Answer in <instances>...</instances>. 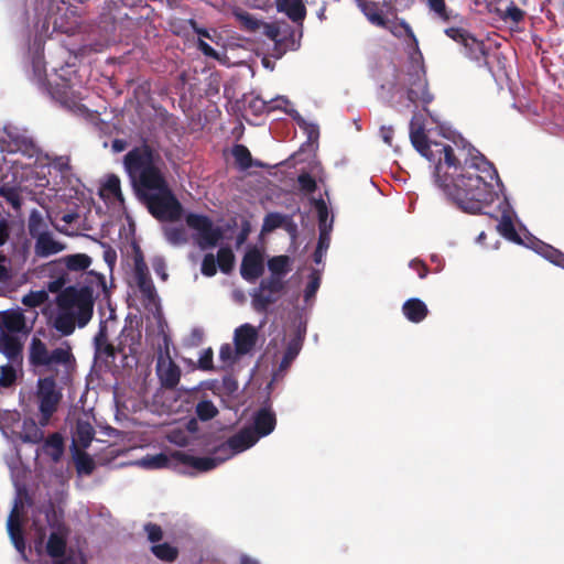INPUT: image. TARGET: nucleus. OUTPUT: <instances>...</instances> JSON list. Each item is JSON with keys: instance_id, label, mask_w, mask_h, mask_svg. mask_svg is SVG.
<instances>
[{"instance_id": "obj_1", "label": "nucleus", "mask_w": 564, "mask_h": 564, "mask_svg": "<svg viewBox=\"0 0 564 564\" xmlns=\"http://www.w3.org/2000/svg\"><path fill=\"white\" fill-rule=\"evenodd\" d=\"M435 145L440 148V162L434 167L437 186L464 212L481 213L496 197L492 182L498 173L494 164L470 144Z\"/></svg>"}, {"instance_id": "obj_2", "label": "nucleus", "mask_w": 564, "mask_h": 564, "mask_svg": "<svg viewBox=\"0 0 564 564\" xmlns=\"http://www.w3.org/2000/svg\"><path fill=\"white\" fill-rule=\"evenodd\" d=\"M123 166L139 202L159 221H177L183 206L164 175L161 154L143 141L123 156Z\"/></svg>"}, {"instance_id": "obj_3", "label": "nucleus", "mask_w": 564, "mask_h": 564, "mask_svg": "<svg viewBox=\"0 0 564 564\" xmlns=\"http://www.w3.org/2000/svg\"><path fill=\"white\" fill-rule=\"evenodd\" d=\"M58 314L54 318V327L63 335H70L75 326L84 327L93 317V291L88 286L77 289L65 288L56 299Z\"/></svg>"}, {"instance_id": "obj_4", "label": "nucleus", "mask_w": 564, "mask_h": 564, "mask_svg": "<svg viewBox=\"0 0 564 564\" xmlns=\"http://www.w3.org/2000/svg\"><path fill=\"white\" fill-rule=\"evenodd\" d=\"M30 334L21 310L0 311V352H22Z\"/></svg>"}, {"instance_id": "obj_5", "label": "nucleus", "mask_w": 564, "mask_h": 564, "mask_svg": "<svg viewBox=\"0 0 564 564\" xmlns=\"http://www.w3.org/2000/svg\"><path fill=\"white\" fill-rule=\"evenodd\" d=\"M410 140L414 149L431 162H440V152L435 144L446 145L441 142H430L425 133L424 117L417 112L410 121Z\"/></svg>"}, {"instance_id": "obj_6", "label": "nucleus", "mask_w": 564, "mask_h": 564, "mask_svg": "<svg viewBox=\"0 0 564 564\" xmlns=\"http://www.w3.org/2000/svg\"><path fill=\"white\" fill-rule=\"evenodd\" d=\"M185 220L189 228L198 232L197 243L202 250L216 247L223 239L221 228L215 227L208 216L189 213Z\"/></svg>"}, {"instance_id": "obj_7", "label": "nucleus", "mask_w": 564, "mask_h": 564, "mask_svg": "<svg viewBox=\"0 0 564 564\" xmlns=\"http://www.w3.org/2000/svg\"><path fill=\"white\" fill-rule=\"evenodd\" d=\"M285 289L283 278L270 274L262 279L259 288L252 293V306L259 313H264L270 305L274 304L279 294Z\"/></svg>"}, {"instance_id": "obj_8", "label": "nucleus", "mask_w": 564, "mask_h": 564, "mask_svg": "<svg viewBox=\"0 0 564 564\" xmlns=\"http://www.w3.org/2000/svg\"><path fill=\"white\" fill-rule=\"evenodd\" d=\"M62 393L57 390L53 379L45 378L39 380L37 400L40 410V425L48 424L51 416L57 410Z\"/></svg>"}, {"instance_id": "obj_9", "label": "nucleus", "mask_w": 564, "mask_h": 564, "mask_svg": "<svg viewBox=\"0 0 564 564\" xmlns=\"http://www.w3.org/2000/svg\"><path fill=\"white\" fill-rule=\"evenodd\" d=\"M408 99L417 105L419 102L427 105L433 100V96L429 91L425 69L422 64L413 63L408 72Z\"/></svg>"}, {"instance_id": "obj_10", "label": "nucleus", "mask_w": 564, "mask_h": 564, "mask_svg": "<svg viewBox=\"0 0 564 564\" xmlns=\"http://www.w3.org/2000/svg\"><path fill=\"white\" fill-rule=\"evenodd\" d=\"M258 441L257 436L252 434V429L243 426L219 447L220 452H223L226 458L229 459L232 456L251 448L258 443Z\"/></svg>"}, {"instance_id": "obj_11", "label": "nucleus", "mask_w": 564, "mask_h": 564, "mask_svg": "<svg viewBox=\"0 0 564 564\" xmlns=\"http://www.w3.org/2000/svg\"><path fill=\"white\" fill-rule=\"evenodd\" d=\"M276 425L275 413L268 406L254 411L249 420L247 427L252 429V434L258 440L270 435Z\"/></svg>"}, {"instance_id": "obj_12", "label": "nucleus", "mask_w": 564, "mask_h": 564, "mask_svg": "<svg viewBox=\"0 0 564 564\" xmlns=\"http://www.w3.org/2000/svg\"><path fill=\"white\" fill-rule=\"evenodd\" d=\"M180 357L181 355H174V358L172 355H159L156 373L163 386L174 387L177 384L181 377V370L176 364V359Z\"/></svg>"}, {"instance_id": "obj_13", "label": "nucleus", "mask_w": 564, "mask_h": 564, "mask_svg": "<svg viewBox=\"0 0 564 564\" xmlns=\"http://www.w3.org/2000/svg\"><path fill=\"white\" fill-rule=\"evenodd\" d=\"M264 272L263 257L261 252L253 248L248 250L241 261L240 274L246 281L253 283Z\"/></svg>"}, {"instance_id": "obj_14", "label": "nucleus", "mask_w": 564, "mask_h": 564, "mask_svg": "<svg viewBox=\"0 0 564 564\" xmlns=\"http://www.w3.org/2000/svg\"><path fill=\"white\" fill-rule=\"evenodd\" d=\"M432 19L444 24H460L463 15L446 4L445 0H423Z\"/></svg>"}, {"instance_id": "obj_15", "label": "nucleus", "mask_w": 564, "mask_h": 564, "mask_svg": "<svg viewBox=\"0 0 564 564\" xmlns=\"http://www.w3.org/2000/svg\"><path fill=\"white\" fill-rule=\"evenodd\" d=\"M259 339V333L257 327L251 324H243L236 328L234 343H235V351L234 352H251Z\"/></svg>"}, {"instance_id": "obj_16", "label": "nucleus", "mask_w": 564, "mask_h": 564, "mask_svg": "<svg viewBox=\"0 0 564 564\" xmlns=\"http://www.w3.org/2000/svg\"><path fill=\"white\" fill-rule=\"evenodd\" d=\"M66 245L54 239L51 231L43 232L35 238L34 253L39 258H47L65 250Z\"/></svg>"}, {"instance_id": "obj_17", "label": "nucleus", "mask_w": 564, "mask_h": 564, "mask_svg": "<svg viewBox=\"0 0 564 564\" xmlns=\"http://www.w3.org/2000/svg\"><path fill=\"white\" fill-rule=\"evenodd\" d=\"M7 529L12 544L15 550L20 553L23 560H28L25 554V542L23 538L21 519L15 509H13L7 521Z\"/></svg>"}, {"instance_id": "obj_18", "label": "nucleus", "mask_w": 564, "mask_h": 564, "mask_svg": "<svg viewBox=\"0 0 564 564\" xmlns=\"http://www.w3.org/2000/svg\"><path fill=\"white\" fill-rule=\"evenodd\" d=\"M463 47L466 57L475 62L479 67H486L489 72H491V67L487 59L488 52L482 41L477 40L473 35L469 40H467V43H465Z\"/></svg>"}, {"instance_id": "obj_19", "label": "nucleus", "mask_w": 564, "mask_h": 564, "mask_svg": "<svg viewBox=\"0 0 564 564\" xmlns=\"http://www.w3.org/2000/svg\"><path fill=\"white\" fill-rule=\"evenodd\" d=\"M275 7L294 23H302L306 17L303 0H275Z\"/></svg>"}, {"instance_id": "obj_20", "label": "nucleus", "mask_w": 564, "mask_h": 564, "mask_svg": "<svg viewBox=\"0 0 564 564\" xmlns=\"http://www.w3.org/2000/svg\"><path fill=\"white\" fill-rule=\"evenodd\" d=\"M386 22H387V24L382 28L390 31V33L398 39L409 37L410 41L412 42L413 48L417 53L419 57L422 59V54L419 50V42H417L415 34L413 33V30L411 29V26L403 20L397 21V20H389L388 18H386Z\"/></svg>"}, {"instance_id": "obj_21", "label": "nucleus", "mask_w": 564, "mask_h": 564, "mask_svg": "<svg viewBox=\"0 0 564 564\" xmlns=\"http://www.w3.org/2000/svg\"><path fill=\"white\" fill-rule=\"evenodd\" d=\"M141 332L132 326H124L118 337V346L116 352H138L140 345Z\"/></svg>"}, {"instance_id": "obj_22", "label": "nucleus", "mask_w": 564, "mask_h": 564, "mask_svg": "<svg viewBox=\"0 0 564 564\" xmlns=\"http://www.w3.org/2000/svg\"><path fill=\"white\" fill-rule=\"evenodd\" d=\"M402 313L412 323H421L429 314L426 304L417 299L406 300L402 305Z\"/></svg>"}, {"instance_id": "obj_23", "label": "nucleus", "mask_w": 564, "mask_h": 564, "mask_svg": "<svg viewBox=\"0 0 564 564\" xmlns=\"http://www.w3.org/2000/svg\"><path fill=\"white\" fill-rule=\"evenodd\" d=\"M356 2L359 10L372 25L380 28L387 24V17L383 14L379 3L369 0H356Z\"/></svg>"}, {"instance_id": "obj_24", "label": "nucleus", "mask_w": 564, "mask_h": 564, "mask_svg": "<svg viewBox=\"0 0 564 564\" xmlns=\"http://www.w3.org/2000/svg\"><path fill=\"white\" fill-rule=\"evenodd\" d=\"M226 460V456L223 452H220V447H218L213 455L206 457H191L188 463L191 466L200 471H208L216 468Z\"/></svg>"}, {"instance_id": "obj_25", "label": "nucleus", "mask_w": 564, "mask_h": 564, "mask_svg": "<svg viewBox=\"0 0 564 564\" xmlns=\"http://www.w3.org/2000/svg\"><path fill=\"white\" fill-rule=\"evenodd\" d=\"M294 356L295 355H283V358L278 361L275 360L276 355H263L258 365V368L263 366L267 367L269 364L272 365L271 372L273 380H275L280 376V372L285 370L292 364Z\"/></svg>"}, {"instance_id": "obj_26", "label": "nucleus", "mask_w": 564, "mask_h": 564, "mask_svg": "<svg viewBox=\"0 0 564 564\" xmlns=\"http://www.w3.org/2000/svg\"><path fill=\"white\" fill-rule=\"evenodd\" d=\"M231 153H232L236 164L242 171H246L253 165L259 166V167L263 166V164L261 162L252 160L249 149L243 144L234 145Z\"/></svg>"}, {"instance_id": "obj_27", "label": "nucleus", "mask_w": 564, "mask_h": 564, "mask_svg": "<svg viewBox=\"0 0 564 564\" xmlns=\"http://www.w3.org/2000/svg\"><path fill=\"white\" fill-rule=\"evenodd\" d=\"M135 282L145 305L158 304L159 295L151 276L140 278Z\"/></svg>"}, {"instance_id": "obj_28", "label": "nucleus", "mask_w": 564, "mask_h": 564, "mask_svg": "<svg viewBox=\"0 0 564 564\" xmlns=\"http://www.w3.org/2000/svg\"><path fill=\"white\" fill-rule=\"evenodd\" d=\"M12 358L10 362L6 366H0V387H9L11 386L20 371V361L18 357L20 355H10Z\"/></svg>"}, {"instance_id": "obj_29", "label": "nucleus", "mask_w": 564, "mask_h": 564, "mask_svg": "<svg viewBox=\"0 0 564 564\" xmlns=\"http://www.w3.org/2000/svg\"><path fill=\"white\" fill-rule=\"evenodd\" d=\"M66 533L58 529L51 533L46 544V551L52 557H59L65 553Z\"/></svg>"}, {"instance_id": "obj_30", "label": "nucleus", "mask_w": 564, "mask_h": 564, "mask_svg": "<svg viewBox=\"0 0 564 564\" xmlns=\"http://www.w3.org/2000/svg\"><path fill=\"white\" fill-rule=\"evenodd\" d=\"M94 438V429L90 423L85 421H78L76 424V430L73 435V445L76 447L77 445L82 447H87Z\"/></svg>"}, {"instance_id": "obj_31", "label": "nucleus", "mask_w": 564, "mask_h": 564, "mask_svg": "<svg viewBox=\"0 0 564 564\" xmlns=\"http://www.w3.org/2000/svg\"><path fill=\"white\" fill-rule=\"evenodd\" d=\"M232 15L238 21L240 28L247 32H257L262 25V21L240 8H235Z\"/></svg>"}, {"instance_id": "obj_32", "label": "nucleus", "mask_w": 564, "mask_h": 564, "mask_svg": "<svg viewBox=\"0 0 564 564\" xmlns=\"http://www.w3.org/2000/svg\"><path fill=\"white\" fill-rule=\"evenodd\" d=\"M268 269L271 274L284 278L291 271V258L289 256H275L268 260Z\"/></svg>"}, {"instance_id": "obj_33", "label": "nucleus", "mask_w": 564, "mask_h": 564, "mask_svg": "<svg viewBox=\"0 0 564 564\" xmlns=\"http://www.w3.org/2000/svg\"><path fill=\"white\" fill-rule=\"evenodd\" d=\"M0 197L11 205L17 213H20L22 207V196L19 187L10 186L8 184L0 186Z\"/></svg>"}, {"instance_id": "obj_34", "label": "nucleus", "mask_w": 564, "mask_h": 564, "mask_svg": "<svg viewBox=\"0 0 564 564\" xmlns=\"http://www.w3.org/2000/svg\"><path fill=\"white\" fill-rule=\"evenodd\" d=\"M69 271H84L91 264V258L85 253H75L62 259Z\"/></svg>"}, {"instance_id": "obj_35", "label": "nucleus", "mask_w": 564, "mask_h": 564, "mask_svg": "<svg viewBox=\"0 0 564 564\" xmlns=\"http://www.w3.org/2000/svg\"><path fill=\"white\" fill-rule=\"evenodd\" d=\"M28 229L30 236L35 239L43 232H47V225L44 221V218L42 214L37 209H33L30 213L29 221H28Z\"/></svg>"}, {"instance_id": "obj_36", "label": "nucleus", "mask_w": 564, "mask_h": 564, "mask_svg": "<svg viewBox=\"0 0 564 564\" xmlns=\"http://www.w3.org/2000/svg\"><path fill=\"white\" fill-rule=\"evenodd\" d=\"M299 124V127L304 130V132L307 134L308 141H317L319 137V130L318 127L315 123L307 122L300 113L299 111L292 109L286 111Z\"/></svg>"}, {"instance_id": "obj_37", "label": "nucleus", "mask_w": 564, "mask_h": 564, "mask_svg": "<svg viewBox=\"0 0 564 564\" xmlns=\"http://www.w3.org/2000/svg\"><path fill=\"white\" fill-rule=\"evenodd\" d=\"M43 452L57 462L63 454V438L58 434L51 435L43 445Z\"/></svg>"}, {"instance_id": "obj_38", "label": "nucleus", "mask_w": 564, "mask_h": 564, "mask_svg": "<svg viewBox=\"0 0 564 564\" xmlns=\"http://www.w3.org/2000/svg\"><path fill=\"white\" fill-rule=\"evenodd\" d=\"M217 265L223 273H230L235 265V254L229 247H221L217 252Z\"/></svg>"}, {"instance_id": "obj_39", "label": "nucleus", "mask_w": 564, "mask_h": 564, "mask_svg": "<svg viewBox=\"0 0 564 564\" xmlns=\"http://www.w3.org/2000/svg\"><path fill=\"white\" fill-rule=\"evenodd\" d=\"M498 13L503 21H510L516 24L520 23L525 15V12L517 7L513 1H510L505 9L499 8Z\"/></svg>"}, {"instance_id": "obj_40", "label": "nucleus", "mask_w": 564, "mask_h": 564, "mask_svg": "<svg viewBox=\"0 0 564 564\" xmlns=\"http://www.w3.org/2000/svg\"><path fill=\"white\" fill-rule=\"evenodd\" d=\"M152 553L160 560L172 562L177 557L178 550L170 543H158L151 546Z\"/></svg>"}, {"instance_id": "obj_41", "label": "nucleus", "mask_w": 564, "mask_h": 564, "mask_svg": "<svg viewBox=\"0 0 564 564\" xmlns=\"http://www.w3.org/2000/svg\"><path fill=\"white\" fill-rule=\"evenodd\" d=\"M133 275L135 280L150 275L143 252L137 245L133 246Z\"/></svg>"}, {"instance_id": "obj_42", "label": "nucleus", "mask_w": 564, "mask_h": 564, "mask_svg": "<svg viewBox=\"0 0 564 564\" xmlns=\"http://www.w3.org/2000/svg\"><path fill=\"white\" fill-rule=\"evenodd\" d=\"M498 231L507 239L520 242L521 239L514 228L513 221L509 215L503 214L498 226Z\"/></svg>"}, {"instance_id": "obj_43", "label": "nucleus", "mask_w": 564, "mask_h": 564, "mask_svg": "<svg viewBox=\"0 0 564 564\" xmlns=\"http://www.w3.org/2000/svg\"><path fill=\"white\" fill-rule=\"evenodd\" d=\"M169 459L164 454H156L152 456H145L134 464L145 469H159L167 465Z\"/></svg>"}, {"instance_id": "obj_44", "label": "nucleus", "mask_w": 564, "mask_h": 564, "mask_svg": "<svg viewBox=\"0 0 564 564\" xmlns=\"http://www.w3.org/2000/svg\"><path fill=\"white\" fill-rule=\"evenodd\" d=\"M44 436L43 431L32 420L24 421L22 430V438L25 442L39 443Z\"/></svg>"}, {"instance_id": "obj_45", "label": "nucleus", "mask_w": 564, "mask_h": 564, "mask_svg": "<svg viewBox=\"0 0 564 564\" xmlns=\"http://www.w3.org/2000/svg\"><path fill=\"white\" fill-rule=\"evenodd\" d=\"M330 242L329 229H322L319 231L317 247L314 251L313 259L315 263H321L322 259L327 251Z\"/></svg>"}, {"instance_id": "obj_46", "label": "nucleus", "mask_w": 564, "mask_h": 564, "mask_svg": "<svg viewBox=\"0 0 564 564\" xmlns=\"http://www.w3.org/2000/svg\"><path fill=\"white\" fill-rule=\"evenodd\" d=\"M276 102L288 104V99L285 98H279L275 100ZM249 108L252 109L256 113H263V112H271L275 108H281V105L278 104L276 106H272L271 102H265L261 98H253L249 102Z\"/></svg>"}, {"instance_id": "obj_47", "label": "nucleus", "mask_w": 564, "mask_h": 564, "mask_svg": "<svg viewBox=\"0 0 564 564\" xmlns=\"http://www.w3.org/2000/svg\"><path fill=\"white\" fill-rule=\"evenodd\" d=\"M286 217L280 213H269L265 215L262 224L263 232H271L285 223Z\"/></svg>"}, {"instance_id": "obj_48", "label": "nucleus", "mask_w": 564, "mask_h": 564, "mask_svg": "<svg viewBox=\"0 0 564 564\" xmlns=\"http://www.w3.org/2000/svg\"><path fill=\"white\" fill-rule=\"evenodd\" d=\"M69 355H30V362L34 367H39L42 365H52L55 362H59L62 359L64 360L65 357H68Z\"/></svg>"}, {"instance_id": "obj_49", "label": "nucleus", "mask_w": 564, "mask_h": 564, "mask_svg": "<svg viewBox=\"0 0 564 564\" xmlns=\"http://www.w3.org/2000/svg\"><path fill=\"white\" fill-rule=\"evenodd\" d=\"M166 239L173 245H182L187 241L186 232L183 227H170L164 230Z\"/></svg>"}, {"instance_id": "obj_50", "label": "nucleus", "mask_w": 564, "mask_h": 564, "mask_svg": "<svg viewBox=\"0 0 564 564\" xmlns=\"http://www.w3.org/2000/svg\"><path fill=\"white\" fill-rule=\"evenodd\" d=\"M319 285H321L319 273H318V271L313 270L312 273L310 274V281L306 284L305 290H304V299L306 302L315 296L317 290L319 289Z\"/></svg>"}, {"instance_id": "obj_51", "label": "nucleus", "mask_w": 564, "mask_h": 564, "mask_svg": "<svg viewBox=\"0 0 564 564\" xmlns=\"http://www.w3.org/2000/svg\"><path fill=\"white\" fill-rule=\"evenodd\" d=\"M300 189L305 194H313L317 189L315 178L310 173H301L297 176Z\"/></svg>"}, {"instance_id": "obj_52", "label": "nucleus", "mask_w": 564, "mask_h": 564, "mask_svg": "<svg viewBox=\"0 0 564 564\" xmlns=\"http://www.w3.org/2000/svg\"><path fill=\"white\" fill-rule=\"evenodd\" d=\"M120 184H121L120 178L115 174H110L104 184V189L107 191L110 195H112L117 199L121 200L122 193H121Z\"/></svg>"}, {"instance_id": "obj_53", "label": "nucleus", "mask_w": 564, "mask_h": 564, "mask_svg": "<svg viewBox=\"0 0 564 564\" xmlns=\"http://www.w3.org/2000/svg\"><path fill=\"white\" fill-rule=\"evenodd\" d=\"M444 32L449 39L454 40L457 43H460L463 46L465 45V43H467V40H469L473 36L465 29L457 26L447 28L445 29Z\"/></svg>"}, {"instance_id": "obj_54", "label": "nucleus", "mask_w": 564, "mask_h": 564, "mask_svg": "<svg viewBox=\"0 0 564 564\" xmlns=\"http://www.w3.org/2000/svg\"><path fill=\"white\" fill-rule=\"evenodd\" d=\"M47 300V294L44 291L30 292L23 296L22 303L28 307H37Z\"/></svg>"}, {"instance_id": "obj_55", "label": "nucleus", "mask_w": 564, "mask_h": 564, "mask_svg": "<svg viewBox=\"0 0 564 564\" xmlns=\"http://www.w3.org/2000/svg\"><path fill=\"white\" fill-rule=\"evenodd\" d=\"M196 413L202 420H209L213 419L216 413L217 409L210 401H200L196 406Z\"/></svg>"}, {"instance_id": "obj_56", "label": "nucleus", "mask_w": 564, "mask_h": 564, "mask_svg": "<svg viewBox=\"0 0 564 564\" xmlns=\"http://www.w3.org/2000/svg\"><path fill=\"white\" fill-rule=\"evenodd\" d=\"M217 261L213 253L204 256L200 271L205 276H214L217 273Z\"/></svg>"}, {"instance_id": "obj_57", "label": "nucleus", "mask_w": 564, "mask_h": 564, "mask_svg": "<svg viewBox=\"0 0 564 564\" xmlns=\"http://www.w3.org/2000/svg\"><path fill=\"white\" fill-rule=\"evenodd\" d=\"M75 459L78 473L89 474L94 469V462L87 454L76 453Z\"/></svg>"}, {"instance_id": "obj_58", "label": "nucleus", "mask_w": 564, "mask_h": 564, "mask_svg": "<svg viewBox=\"0 0 564 564\" xmlns=\"http://www.w3.org/2000/svg\"><path fill=\"white\" fill-rule=\"evenodd\" d=\"M543 256L552 263L564 268V253L560 250L546 245L543 248Z\"/></svg>"}, {"instance_id": "obj_59", "label": "nucleus", "mask_w": 564, "mask_h": 564, "mask_svg": "<svg viewBox=\"0 0 564 564\" xmlns=\"http://www.w3.org/2000/svg\"><path fill=\"white\" fill-rule=\"evenodd\" d=\"M14 221L9 217L0 218V247L4 246L10 238Z\"/></svg>"}, {"instance_id": "obj_60", "label": "nucleus", "mask_w": 564, "mask_h": 564, "mask_svg": "<svg viewBox=\"0 0 564 564\" xmlns=\"http://www.w3.org/2000/svg\"><path fill=\"white\" fill-rule=\"evenodd\" d=\"M304 341V335L300 330H295L289 341L284 352H300Z\"/></svg>"}, {"instance_id": "obj_61", "label": "nucleus", "mask_w": 564, "mask_h": 564, "mask_svg": "<svg viewBox=\"0 0 564 564\" xmlns=\"http://www.w3.org/2000/svg\"><path fill=\"white\" fill-rule=\"evenodd\" d=\"M144 531L147 533L148 540L152 543V545L161 543L163 532L159 525L148 523L144 525Z\"/></svg>"}, {"instance_id": "obj_62", "label": "nucleus", "mask_w": 564, "mask_h": 564, "mask_svg": "<svg viewBox=\"0 0 564 564\" xmlns=\"http://www.w3.org/2000/svg\"><path fill=\"white\" fill-rule=\"evenodd\" d=\"M58 564H86V560L80 550L69 549L65 558Z\"/></svg>"}, {"instance_id": "obj_63", "label": "nucleus", "mask_w": 564, "mask_h": 564, "mask_svg": "<svg viewBox=\"0 0 564 564\" xmlns=\"http://www.w3.org/2000/svg\"><path fill=\"white\" fill-rule=\"evenodd\" d=\"M50 165L61 172V173H66L70 170V164H69V158L68 156H55L51 162H50Z\"/></svg>"}, {"instance_id": "obj_64", "label": "nucleus", "mask_w": 564, "mask_h": 564, "mask_svg": "<svg viewBox=\"0 0 564 564\" xmlns=\"http://www.w3.org/2000/svg\"><path fill=\"white\" fill-rule=\"evenodd\" d=\"M67 281H68L67 274L63 273L62 275L57 276L56 279L47 282V290L52 293L59 292V294H61L64 291L62 289L65 286Z\"/></svg>"}]
</instances>
